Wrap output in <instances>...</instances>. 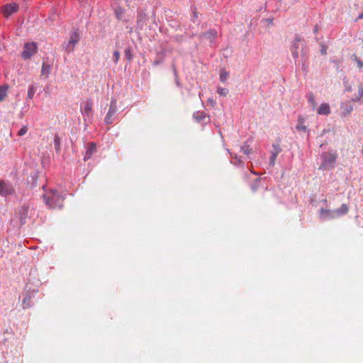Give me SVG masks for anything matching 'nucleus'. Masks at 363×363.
Returning <instances> with one entry per match:
<instances>
[{
  "label": "nucleus",
  "mask_w": 363,
  "mask_h": 363,
  "mask_svg": "<svg viewBox=\"0 0 363 363\" xmlns=\"http://www.w3.org/2000/svg\"><path fill=\"white\" fill-rule=\"evenodd\" d=\"M252 191L259 194L260 200L265 203H281V199L277 196L274 189H268L261 179H256L251 186Z\"/></svg>",
  "instance_id": "nucleus-1"
},
{
  "label": "nucleus",
  "mask_w": 363,
  "mask_h": 363,
  "mask_svg": "<svg viewBox=\"0 0 363 363\" xmlns=\"http://www.w3.org/2000/svg\"><path fill=\"white\" fill-rule=\"evenodd\" d=\"M64 199V197L55 190H50L43 196L44 202L50 208H61Z\"/></svg>",
  "instance_id": "nucleus-2"
},
{
  "label": "nucleus",
  "mask_w": 363,
  "mask_h": 363,
  "mask_svg": "<svg viewBox=\"0 0 363 363\" xmlns=\"http://www.w3.org/2000/svg\"><path fill=\"white\" fill-rule=\"evenodd\" d=\"M322 163L319 167V169L329 170L332 169L336 162L337 155L333 152H324L321 155Z\"/></svg>",
  "instance_id": "nucleus-3"
},
{
  "label": "nucleus",
  "mask_w": 363,
  "mask_h": 363,
  "mask_svg": "<svg viewBox=\"0 0 363 363\" xmlns=\"http://www.w3.org/2000/svg\"><path fill=\"white\" fill-rule=\"evenodd\" d=\"M37 50H38V47H37L36 43H26L24 45L21 56L25 60L30 59L33 55H34L36 53Z\"/></svg>",
  "instance_id": "nucleus-4"
},
{
  "label": "nucleus",
  "mask_w": 363,
  "mask_h": 363,
  "mask_svg": "<svg viewBox=\"0 0 363 363\" xmlns=\"http://www.w3.org/2000/svg\"><path fill=\"white\" fill-rule=\"evenodd\" d=\"M18 4L15 2H11L4 5L2 8V13L6 18L9 17L13 13H16L18 11Z\"/></svg>",
  "instance_id": "nucleus-5"
},
{
  "label": "nucleus",
  "mask_w": 363,
  "mask_h": 363,
  "mask_svg": "<svg viewBox=\"0 0 363 363\" xmlns=\"http://www.w3.org/2000/svg\"><path fill=\"white\" fill-rule=\"evenodd\" d=\"M79 36L78 33H77L76 31L73 32L69 37L67 44L65 47L66 51L69 52H72L74 50L75 45L79 41Z\"/></svg>",
  "instance_id": "nucleus-6"
},
{
  "label": "nucleus",
  "mask_w": 363,
  "mask_h": 363,
  "mask_svg": "<svg viewBox=\"0 0 363 363\" xmlns=\"http://www.w3.org/2000/svg\"><path fill=\"white\" fill-rule=\"evenodd\" d=\"M14 192L13 188L9 184L0 181V195L2 196H6L7 195H11Z\"/></svg>",
  "instance_id": "nucleus-7"
},
{
  "label": "nucleus",
  "mask_w": 363,
  "mask_h": 363,
  "mask_svg": "<svg viewBox=\"0 0 363 363\" xmlns=\"http://www.w3.org/2000/svg\"><path fill=\"white\" fill-rule=\"evenodd\" d=\"M319 216L324 220H330L337 217L335 210L321 208L319 212Z\"/></svg>",
  "instance_id": "nucleus-8"
},
{
  "label": "nucleus",
  "mask_w": 363,
  "mask_h": 363,
  "mask_svg": "<svg viewBox=\"0 0 363 363\" xmlns=\"http://www.w3.org/2000/svg\"><path fill=\"white\" fill-rule=\"evenodd\" d=\"M303 42L299 39H296L291 45V52L294 59L298 57V49L302 48Z\"/></svg>",
  "instance_id": "nucleus-9"
},
{
  "label": "nucleus",
  "mask_w": 363,
  "mask_h": 363,
  "mask_svg": "<svg viewBox=\"0 0 363 363\" xmlns=\"http://www.w3.org/2000/svg\"><path fill=\"white\" fill-rule=\"evenodd\" d=\"M352 100L358 103H363V85L358 86V90L357 93L354 94Z\"/></svg>",
  "instance_id": "nucleus-10"
},
{
  "label": "nucleus",
  "mask_w": 363,
  "mask_h": 363,
  "mask_svg": "<svg viewBox=\"0 0 363 363\" xmlns=\"http://www.w3.org/2000/svg\"><path fill=\"white\" fill-rule=\"evenodd\" d=\"M308 125V123L307 122L306 119L303 117H299L298 123L296 125V129L298 130L306 131Z\"/></svg>",
  "instance_id": "nucleus-11"
},
{
  "label": "nucleus",
  "mask_w": 363,
  "mask_h": 363,
  "mask_svg": "<svg viewBox=\"0 0 363 363\" xmlns=\"http://www.w3.org/2000/svg\"><path fill=\"white\" fill-rule=\"evenodd\" d=\"M51 72V65L47 62H43L42 65L41 74L48 78Z\"/></svg>",
  "instance_id": "nucleus-12"
},
{
  "label": "nucleus",
  "mask_w": 363,
  "mask_h": 363,
  "mask_svg": "<svg viewBox=\"0 0 363 363\" xmlns=\"http://www.w3.org/2000/svg\"><path fill=\"white\" fill-rule=\"evenodd\" d=\"M96 145L93 143H90L88 145L86 155L84 157V160L89 159L91 157V155H92V153L96 152Z\"/></svg>",
  "instance_id": "nucleus-13"
},
{
  "label": "nucleus",
  "mask_w": 363,
  "mask_h": 363,
  "mask_svg": "<svg viewBox=\"0 0 363 363\" xmlns=\"http://www.w3.org/2000/svg\"><path fill=\"white\" fill-rule=\"evenodd\" d=\"M351 60L356 63L357 67L359 70L363 71V61L359 59L355 54L351 56Z\"/></svg>",
  "instance_id": "nucleus-14"
},
{
  "label": "nucleus",
  "mask_w": 363,
  "mask_h": 363,
  "mask_svg": "<svg viewBox=\"0 0 363 363\" xmlns=\"http://www.w3.org/2000/svg\"><path fill=\"white\" fill-rule=\"evenodd\" d=\"M8 89H9L8 85L0 86V101H1L5 100V99L6 98Z\"/></svg>",
  "instance_id": "nucleus-15"
},
{
  "label": "nucleus",
  "mask_w": 363,
  "mask_h": 363,
  "mask_svg": "<svg viewBox=\"0 0 363 363\" xmlns=\"http://www.w3.org/2000/svg\"><path fill=\"white\" fill-rule=\"evenodd\" d=\"M337 217L346 214L348 212V207L346 204H342L339 208L335 210Z\"/></svg>",
  "instance_id": "nucleus-16"
},
{
  "label": "nucleus",
  "mask_w": 363,
  "mask_h": 363,
  "mask_svg": "<svg viewBox=\"0 0 363 363\" xmlns=\"http://www.w3.org/2000/svg\"><path fill=\"white\" fill-rule=\"evenodd\" d=\"M330 111L328 104H322L318 108V113H329Z\"/></svg>",
  "instance_id": "nucleus-17"
},
{
  "label": "nucleus",
  "mask_w": 363,
  "mask_h": 363,
  "mask_svg": "<svg viewBox=\"0 0 363 363\" xmlns=\"http://www.w3.org/2000/svg\"><path fill=\"white\" fill-rule=\"evenodd\" d=\"M216 35V31H210L203 35V38L208 39V40H209L210 43H212L213 41V40L215 39Z\"/></svg>",
  "instance_id": "nucleus-18"
},
{
  "label": "nucleus",
  "mask_w": 363,
  "mask_h": 363,
  "mask_svg": "<svg viewBox=\"0 0 363 363\" xmlns=\"http://www.w3.org/2000/svg\"><path fill=\"white\" fill-rule=\"evenodd\" d=\"M55 150L57 152L60 151V138L58 135H55L54 139Z\"/></svg>",
  "instance_id": "nucleus-19"
},
{
  "label": "nucleus",
  "mask_w": 363,
  "mask_h": 363,
  "mask_svg": "<svg viewBox=\"0 0 363 363\" xmlns=\"http://www.w3.org/2000/svg\"><path fill=\"white\" fill-rule=\"evenodd\" d=\"M228 76H229V73L225 70V69H221L220 70V80L222 82H225L228 78Z\"/></svg>",
  "instance_id": "nucleus-20"
},
{
  "label": "nucleus",
  "mask_w": 363,
  "mask_h": 363,
  "mask_svg": "<svg viewBox=\"0 0 363 363\" xmlns=\"http://www.w3.org/2000/svg\"><path fill=\"white\" fill-rule=\"evenodd\" d=\"M36 89L33 85H31L29 86L28 90V98L31 99L34 96V94L35 93Z\"/></svg>",
  "instance_id": "nucleus-21"
},
{
  "label": "nucleus",
  "mask_w": 363,
  "mask_h": 363,
  "mask_svg": "<svg viewBox=\"0 0 363 363\" xmlns=\"http://www.w3.org/2000/svg\"><path fill=\"white\" fill-rule=\"evenodd\" d=\"M217 92L220 96H225L228 93V90L225 88L219 87L217 89Z\"/></svg>",
  "instance_id": "nucleus-22"
},
{
  "label": "nucleus",
  "mask_w": 363,
  "mask_h": 363,
  "mask_svg": "<svg viewBox=\"0 0 363 363\" xmlns=\"http://www.w3.org/2000/svg\"><path fill=\"white\" fill-rule=\"evenodd\" d=\"M120 52L118 50H115L113 54V61L115 64H117L120 58Z\"/></svg>",
  "instance_id": "nucleus-23"
},
{
  "label": "nucleus",
  "mask_w": 363,
  "mask_h": 363,
  "mask_svg": "<svg viewBox=\"0 0 363 363\" xmlns=\"http://www.w3.org/2000/svg\"><path fill=\"white\" fill-rule=\"evenodd\" d=\"M116 16L118 19L121 20L123 18V10L121 8L116 9L115 11Z\"/></svg>",
  "instance_id": "nucleus-24"
},
{
  "label": "nucleus",
  "mask_w": 363,
  "mask_h": 363,
  "mask_svg": "<svg viewBox=\"0 0 363 363\" xmlns=\"http://www.w3.org/2000/svg\"><path fill=\"white\" fill-rule=\"evenodd\" d=\"M241 151L243 152L245 155H249L251 152L252 149L249 147V145H244L240 147Z\"/></svg>",
  "instance_id": "nucleus-25"
},
{
  "label": "nucleus",
  "mask_w": 363,
  "mask_h": 363,
  "mask_svg": "<svg viewBox=\"0 0 363 363\" xmlns=\"http://www.w3.org/2000/svg\"><path fill=\"white\" fill-rule=\"evenodd\" d=\"M125 56L128 61H130L133 58L131 50L129 48L125 50Z\"/></svg>",
  "instance_id": "nucleus-26"
},
{
  "label": "nucleus",
  "mask_w": 363,
  "mask_h": 363,
  "mask_svg": "<svg viewBox=\"0 0 363 363\" xmlns=\"http://www.w3.org/2000/svg\"><path fill=\"white\" fill-rule=\"evenodd\" d=\"M28 132V127L26 125L23 126L19 131L18 132V135L19 136L24 135Z\"/></svg>",
  "instance_id": "nucleus-27"
},
{
  "label": "nucleus",
  "mask_w": 363,
  "mask_h": 363,
  "mask_svg": "<svg viewBox=\"0 0 363 363\" xmlns=\"http://www.w3.org/2000/svg\"><path fill=\"white\" fill-rule=\"evenodd\" d=\"M206 118V115H196L194 116V118L196 122H200L203 119Z\"/></svg>",
  "instance_id": "nucleus-28"
},
{
  "label": "nucleus",
  "mask_w": 363,
  "mask_h": 363,
  "mask_svg": "<svg viewBox=\"0 0 363 363\" xmlns=\"http://www.w3.org/2000/svg\"><path fill=\"white\" fill-rule=\"evenodd\" d=\"M344 83H345V90H346L347 91H352V85L348 84V82H345H345H344Z\"/></svg>",
  "instance_id": "nucleus-29"
},
{
  "label": "nucleus",
  "mask_w": 363,
  "mask_h": 363,
  "mask_svg": "<svg viewBox=\"0 0 363 363\" xmlns=\"http://www.w3.org/2000/svg\"><path fill=\"white\" fill-rule=\"evenodd\" d=\"M91 104L90 103H86V106H85L86 112L88 113V112L91 111Z\"/></svg>",
  "instance_id": "nucleus-30"
},
{
  "label": "nucleus",
  "mask_w": 363,
  "mask_h": 363,
  "mask_svg": "<svg viewBox=\"0 0 363 363\" xmlns=\"http://www.w3.org/2000/svg\"><path fill=\"white\" fill-rule=\"evenodd\" d=\"M308 101H309V102H310V103H311L312 104H314V103H315V98H314V96H313V95H310V96H308Z\"/></svg>",
  "instance_id": "nucleus-31"
},
{
  "label": "nucleus",
  "mask_w": 363,
  "mask_h": 363,
  "mask_svg": "<svg viewBox=\"0 0 363 363\" xmlns=\"http://www.w3.org/2000/svg\"><path fill=\"white\" fill-rule=\"evenodd\" d=\"M276 158V155H272V157H271V163L274 164V161Z\"/></svg>",
  "instance_id": "nucleus-32"
},
{
  "label": "nucleus",
  "mask_w": 363,
  "mask_h": 363,
  "mask_svg": "<svg viewBox=\"0 0 363 363\" xmlns=\"http://www.w3.org/2000/svg\"><path fill=\"white\" fill-rule=\"evenodd\" d=\"M235 159L238 160L237 164L240 165L242 164V161L240 159H238L237 157H235Z\"/></svg>",
  "instance_id": "nucleus-33"
},
{
  "label": "nucleus",
  "mask_w": 363,
  "mask_h": 363,
  "mask_svg": "<svg viewBox=\"0 0 363 363\" xmlns=\"http://www.w3.org/2000/svg\"><path fill=\"white\" fill-rule=\"evenodd\" d=\"M111 116L110 115H108L106 118H105V121L108 123H109V120H110V117Z\"/></svg>",
  "instance_id": "nucleus-34"
},
{
  "label": "nucleus",
  "mask_w": 363,
  "mask_h": 363,
  "mask_svg": "<svg viewBox=\"0 0 363 363\" xmlns=\"http://www.w3.org/2000/svg\"><path fill=\"white\" fill-rule=\"evenodd\" d=\"M23 211L26 212L27 210H28V208L27 207H22L21 208Z\"/></svg>",
  "instance_id": "nucleus-35"
},
{
  "label": "nucleus",
  "mask_w": 363,
  "mask_h": 363,
  "mask_svg": "<svg viewBox=\"0 0 363 363\" xmlns=\"http://www.w3.org/2000/svg\"><path fill=\"white\" fill-rule=\"evenodd\" d=\"M322 52H323V54H325V52H325V49H323V50H322Z\"/></svg>",
  "instance_id": "nucleus-36"
}]
</instances>
